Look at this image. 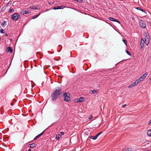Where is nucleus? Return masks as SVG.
<instances>
[{
  "instance_id": "17",
  "label": "nucleus",
  "mask_w": 151,
  "mask_h": 151,
  "mask_svg": "<svg viewBox=\"0 0 151 151\" xmlns=\"http://www.w3.org/2000/svg\"><path fill=\"white\" fill-rule=\"evenodd\" d=\"M147 134L149 136H151V129L147 130Z\"/></svg>"
},
{
  "instance_id": "49",
  "label": "nucleus",
  "mask_w": 151,
  "mask_h": 151,
  "mask_svg": "<svg viewBox=\"0 0 151 151\" xmlns=\"http://www.w3.org/2000/svg\"><path fill=\"white\" fill-rule=\"evenodd\" d=\"M46 130V129H45V130H44V131H45V130Z\"/></svg>"
},
{
  "instance_id": "16",
  "label": "nucleus",
  "mask_w": 151,
  "mask_h": 151,
  "mask_svg": "<svg viewBox=\"0 0 151 151\" xmlns=\"http://www.w3.org/2000/svg\"><path fill=\"white\" fill-rule=\"evenodd\" d=\"M136 85L135 84V82H134V83H132L131 84L129 85V88H131L135 86Z\"/></svg>"
},
{
  "instance_id": "45",
  "label": "nucleus",
  "mask_w": 151,
  "mask_h": 151,
  "mask_svg": "<svg viewBox=\"0 0 151 151\" xmlns=\"http://www.w3.org/2000/svg\"><path fill=\"white\" fill-rule=\"evenodd\" d=\"M150 82H151V78H150Z\"/></svg>"
},
{
  "instance_id": "28",
  "label": "nucleus",
  "mask_w": 151,
  "mask_h": 151,
  "mask_svg": "<svg viewBox=\"0 0 151 151\" xmlns=\"http://www.w3.org/2000/svg\"><path fill=\"white\" fill-rule=\"evenodd\" d=\"M126 52L127 53V54H128L129 55H130V56L132 55L127 50H126Z\"/></svg>"
},
{
  "instance_id": "38",
  "label": "nucleus",
  "mask_w": 151,
  "mask_h": 151,
  "mask_svg": "<svg viewBox=\"0 0 151 151\" xmlns=\"http://www.w3.org/2000/svg\"><path fill=\"white\" fill-rule=\"evenodd\" d=\"M58 8H57V7L55 6L53 8V9H54V10H56V9H58Z\"/></svg>"
},
{
  "instance_id": "20",
  "label": "nucleus",
  "mask_w": 151,
  "mask_h": 151,
  "mask_svg": "<svg viewBox=\"0 0 151 151\" xmlns=\"http://www.w3.org/2000/svg\"><path fill=\"white\" fill-rule=\"evenodd\" d=\"M61 137V135L60 134H58L56 135V138L57 140L59 139Z\"/></svg>"
},
{
  "instance_id": "30",
  "label": "nucleus",
  "mask_w": 151,
  "mask_h": 151,
  "mask_svg": "<svg viewBox=\"0 0 151 151\" xmlns=\"http://www.w3.org/2000/svg\"><path fill=\"white\" fill-rule=\"evenodd\" d=\"M4 30L3 29H0V32L1 33H4Z\"/></svg>"
},
{
  "instance_id": "11",
  "label": "nucleus",
  "mask_w": 151,
  "mask_h": 151,
  "mask_svg": "<svg viewBox=\"0 0 151 151\" xmlns=\"http://www.w3.org/2000/svg\"><path fill=\"white\" fill-rule=\"evenodd\" d=\"M6 50L7 52H9L11 53L13 51V50L10 47H9L6 48Z\"/></svg>"
},
{
  "instance_id": "3",
  "label": "nucleus",
  "mask_w": 151,
  "mask_h": 151,
  "mask_svg": "<svg viewBox=\"0 0 151 151\" xmlns=\"http://www.w3.org/2000/svg\"><path fill=\"white\" fill-rule=\"evenodd\" d=\"M20 17L18 13H16L14 14L12 16V19L14 21H17L18 19Z\"/></svg>"
},
{
  "instance_id": "23",
  "label": "nucleus",
  "mask_w": 151,
  "mask_h": 151,
  "mask_svg": "<svg viewBox=\"0 0 151 151\" xmlns=\"http://www.w3.org/2000/svg\"><path fill=\"white\" fill-rule=\"evenodd\" d=\"M90 138H91V139H93V140H95L97 138L96 137V136H91L90 137Z\"/></svg>"
},
{
  "instance_id": "46",
  "label": "nucleus",
  "mask_w": 151,
  "mask_h": 151,
  "mask_svg": "<svg viewBox=\"0 0 151 151\" xmlns=\"http://www.w3.org/2000/svg\"><path fill=\"white\" fill-rule=\"evenodd\" d=\"M144 151H149V150H148V151H147V150H146V151L145 150Z\"/></svg>"
},
{
  "instance_id": "29",
  "label": "nucleus",
  "mask_w": 151,
  "mask_h": 151,
  "mask_svg": "<svg viewBox=\"0 0 151 151\" xmlns=\"http://www.w3.org/2000/svg\"><path fill=\"white\" fill-rule=\"evenodd\" d=\"M5 6H4L1 9V12H3V11H4V10L5 9H6V7H5Z\"/></svg>"
},
{
  "instance_id": "1",
  "label": "nucleus",
  "mask_w": 151,
  "mask_h": 151,
  "mask_svg": "<svg viewBox=\"0 0 151 151\" xmlns=\"http://www.w3.org/2000/svg\"><path fill=\"white\" fill-rule=\"evenodd\" d=\"M61 88L60 87H58L54 92L52 93L51 98L53 101H55L57 99L58 96L61 94Z\"/></svg>"
},
{
  "instance_id": "9",
  "label": "nucleus",
  "mask_w": 151,
  "mask_h": 151,
  "mask_svg": "<svg viewBox=\"0 0 151 151\" xmlns=\"http://www.w3.org/2000/svg\"><path fill=\"white\" fill-rule=\"evenodd\" d=\"M148 73L146 72L140 78H142V80L143 81V79H145L148 75Z\"/></svg>"
},
{
  "instance_id": "21",
  "label": "nucleus",
  "mask_w": 151,
  "mask_h": 151,
  "mask_svg": "<svg viewBox=\"0 0 151 151\" xmlns=\"http://www.w3.org/2000/svg\"><path fill=\"white\" fill-rule=\"evenodd\" d=\"M6 22L5 21H4L2 22L1 23V25L2 27H4L6 26Z\"/></svg>"
},
{
  "instance_id": "5",
  "label": "nucleus",
  "mask_w": 151,
  "mask_h": 151,
  "mask_svg": "<svg viewBox=\"0 0 151 151\" xmlns=\"http://www.w3.org/2000/svg\"><path fill=\"white\" fill-rule=\"evenodd\" d=\"M85 99L84 97H80L79 98L76 99L75 101L77 103L82 102L85 101Z\"/></svg>"
},
{
  "instance_id": "44",
  "label": "nucleus",
  "mask_w": 151,
  "mask_h": 151,
  "mask_svg": "<svg viewBox=\"0 0 151 151\" xmlns=\"http://www.w3.org/2000/svg\"><path fill=\"white\" fill-rule=\"evenodd\" d=\"M28 151H31V150L30 149H29L28 150Z\"/></svg>"
},
{
  "instance_id": "39",
  "label": "nucleus",
  "mask_w": 151,
  "mask_h": 151,
  "mask_svg": "<svg viewBox=\"0 0 151 151\" xmlns=\"http://www.w3.org/2000/svg\"><path fill=\"white\" fill-rule=\"evenodd\" d=\"M126 106H127V104H124V105H122V108H124V107H125Z\"/></svg>"
},
{
  "instance_id": "2",
  "label": "nucleus",
  "mask_w": 151,
  "mask_h": 151,
  "mask_svg": "<svg viewBox=\"0 0 151 151\" xmlns=\"http://www.w3.org/2000/svg\"><path fill=\"white\" fill-rule=\"evenodd\" d=\"M63 96L64 97V101L67 102H68L70 100V94L69 93H63Z\"/></svg>"
},
{
  "instance_id": "37",
  "label": "nucleus",
  "mask_w": 151,
  "mask_h": 151,
  "mask_svg": "<svg viewBox=\"0 0 151 151\" xmlns=\"http://www.w3.org/2000/svg\"><path fill=\"white\" fill-rule=\"evenodd\" d=\"M60 133L61 135H63L64 134V132H60Z\"/></svg>"
},
{
  "instance_id": "26",
  "label": "nucleus",
  "mask_w": 151,
  "mask_h": 151,
  "mask_svg": "<svg viewBox=\"0 0 151 151\" xmlns=\"http://www.w3.org/2000/svg\"><path fill=\"white\" fill-rule=\"evenodd\" d=\"M103 133L102 132H101L99 133L98 134H97V135H96L95 136L96 137V138L98 137L99 136L101 133Z\"/></svg>"
},
{
  "instance_id": "32",
  "label": "nucleus",
  "mask_w": 151,
  "mask_h": 151,
  "mask_svg": "<svg viewBox=\"0 0 151 151\" xmlns=\"http://www.w3.org/2000/svg\"><path fill=\"white\" fill-rule=\"evenodd\" d=\"M77 1L78 2L82 3L83 2V0H77Z\"/></svg>"
},
{
  "instance_id": "41",
  "label": "nucleus",
  "mask_w": 151,
  "mask_h": 151,
  "mask_svg": "<svg viewBox=\"0 0 151 151\" xmlns=\"http://www.w3.org/2000/svg\"><path fill=\"white\" fill-rule=\"evenodd\" d=\"M5 35L7 37H8V35L6 33H5Z\"/></svg>"
},
{
  "instance_id": "6",
  "label": "nucleus",
  "mask_w": 151,
  "mask_h": 151,
  "mask_svg": "<svg viewBox=\"0 0 151 151\" xmlns=\"http://www.w3.org/2000/svg\"><path fill=\"white\" fill-rule=\"evenodd\" d=\"M150 40V39L149 38L147 37V36H146L145 37L144 42L147 45H148Z\"/></svg>"
},
{
  "instance_id": "19",
  "label": "nucleus",
  "mask_w": 151,
  "mask_h": 151,
  "mask_svg": "<svg viewBox=\"0 0 151 151\" xmlns=\"http://www.w3.org/2000/svg\"><path fill=\"white\" fill-rule=\"evenodd\" d=\"M90 92H91L92 93H91V94H93L95 93H96L98 92V91L96 90H93L92 91H91Z\"/></svg>"
},
{
  "instance_id": "34",
  "label": "nucleus",
  "mask_w": 151,
  "mask_h": 151,
  "mask_svg": "<svg viewBox=\"0 0 151 151\" xmlns=\"http://www.w3.org/2000/svg\"><path fill=\"white\" fill-rule=\"evenodd\" d=\"M141 11L145 13L146 12V11L145 10L143 9H141Z\"/></svg>"
},
{
  "instance_id": "47",
  "label": "nucleus",
  "mask_w": 151,
  "mask_h": 151,
  "mask_svg": "<svg viewBox=\"0 0 151 151\" xmlns=\"http://www.w3.org/2000/svg\"><path fill=\"white\" fill-rule=\"evenodd\" d=\"M46 130V129H45V130H44V131H45V130Z\"/></svg>"
},
{
  "instance_id": "40",
  "label": "nucleus",
  "mask_w": 151,
  "mask_h": 151,
  "mask_svg": "<svg viewBox=\"0 0 151 151\" xmlns=\"http://www.w3.org/2000/svg\"><path fill=\"white\" fill-rule=\"evenodd\" d=\"M148 124L149 125L151 124V119H150V120Z\"/></svg>"
},
{
  "instance_id": "14",
  "label": "nucleus",
  "mask_w": 151,
  "mask_h": 151,
  "mask_svg": "<svg viewBox=\"0 0 151 151\" xmlns=\"http://www.w3.org/2000/svg\"><path fill=\"white\" fill-rule=\"evenodd\" d=\"M21 13L23 15H24L25 14H29V12H28L26 10H23L21 11Z\"/></svg>"
},
{
  "instance_id": "35",
  "label": "nucleus",
  "mask_w": 151,
  "mask_h": 151,
  "mask_svg": "<svg viewBox=\"0 0 151 151\" xmlns=\"http://www.w3.org/2000/svg\"><path fill=\"white\" fill-rule=\"evenodd\" d=\"M141 11L145 13L146 12V11L145 10L143 9H141Z\"/></svg>"
},
{
  "instance_id": "33",
  "label": "nucleus",
  "mask_w": 151,
  "mask_h": 151,
  "mask_svg": "<svg viewBox=\"0 0 151 151\" xmlns=\"http://www.w3.org/2000/svg\"><path fill=\"white\" fill-rule=\"evenodd\" d=\"M136 9L141 11V10L142 8L141 7H137L136 8Z\"/></svg>"
},
{
  "instance_id": "12",
  "label": "nucleus",
  "mask_w": 151,
  "mask_h": 151,
  "mask_svg": "<svg viewBox=\"0 0 151 151\" xmlns=\"http://www.w3.org/2000/svg\"><path fill=\"white\" fill-rule=\"evenodd\" d=\"M132 148H125L123 150V151H132Z\"/></svg>"
},
{
  "instance_id": "8",
  "label": "nucleus",
  "mask_w": 151,
  "mask_h": 151,
  "mask_svg": "<svg viewBox=\"0 0 151 151\" xmlns=\"http://www.w3.org/2000/svg\"><path fill=\"white\" fill-rule=\"evenodd\" d=\"M44 132V131L43 132H41L40 134H38L34 138L33 140H35L37 139L39 137L41 136L43 134Z\"/></svg>"
},
{
  "instance_id": "4",
  "label": "nucleus",
  "mask_w": 151,
  "mask_h": 151,
  "mask_svg": "<svg viewBox=\"0 0 151 151\" xmlns=\"http://www.w3.org/2000/svg\"><path fill=\"white\" fill-rule=\"evenodd\" d=\"M139 25L141 27L143 28H145L146 26L145 22L142 19H141L139 21Z\"/></svg>"
},
{
  "instance_id": "10",
  "label": "nucleus",
  "mask_w": 151,
  "mask_h": 151,
  "mask_svg": "<svg viewBox=\"0 0 151 151\" xmlns=\"http://www.w3.org/2000/svg\"><path fill=\"white\" fill-rule=\"evenodd\" d=\"M144 41L142 38H141V42H140V47L142 49L143 48L144 45Z\"/></svg>"
},
{
  "instance_id": "24",
  "label": "nucleus",
  "mask_w": 151,
  "mask_h": 151,
  "mask_svg": "<svg viewBox=\"0 0 151 151\" xmlns=\"http://www.w3.org/2000/svg\"><path fill=\"white\" fill-rule=\"evenodd\" d=\"M122 41L124 42V44L126 45V46H127V42L126 39H123L122 40Z\"/></svg>"
},
{
  "instance_id": "15",
  "label": "nucleus",
  "mask_w": 151,
  "mask_h": 151,
  "mask_svg": "<svg viewBox=\"0 0 151 151\" xmlns=\"http://www.w3.org/2000/svg\"><path fill=\"white\" fill-rule=\"evenodd\" d=\"M30 145L29 147L30 148H33V147H35L36 146V145L35 143H33L29 145Z\"/></svg>"
},
{
  "instance_id": "13",
  "label": "nucleus",
  "mask_w": 151,
  "mask_h": 151,
  "mask_svg": "<svg viewBox=\"0 0 151 151\" xmlns=\"http://www.w3.org/2000/svg\"><path fill=\"white\" fill-rule=\"evenodd\" d=\"M142 78H139L137 80L134 82H135V84L137 85V84H138L139 82H140L141 81H142Z\"/></svg>"
},
{
  "instance_id": "25",
  "label": "nucleus",
  "mask_w": 151,
  "mask_h": 151,
  "mask_svg": "<svg viewBox=\"0 0 151 151\" xmlns=\"http://www.w3.org/2000/svg\"><path fill=\"white\" fill-rule=\"evenodd\" d=\"M11 0H10V1H9V2L7 4L5 5V6H8V4H12V1H11Z\"/></svg>"
},
{
  "instance_id": "43",
  "label": "nucleus",
  "mask_w": 151,
  "mask_h": 151,
  "mask_svg": "<svg viewBox=\"0 0 151 151\" xmlns=\"http://www.w3.org/2000/svg\"><path fill=\"white\" fill-rule=\"evenodd\" d=\"M10 105L11 106H13V103H11L10 104Z\"/></svg>"
},
{
  "instance_id": "22",
  "label": "nucleus",
  "mask_w": 151,
  "mask_h": 151,
  "mask_svg": "<svg viewBox=\"0 0 151 151\" xmlns=\"http://www.w3.org/2000/svg\"><path fill=\"white\" fill-rule=\"evenodd\" d=\"M14 11L13 8H10L9 10V12L10 13H12Z\"/></svg>"
},
{
  "instance_id": "36",
  "label": "nucleus",
  "mask_w": 151,
  "mask_h": 151,
  "mask_svg": "<svg viewBox=\"0 0 151 151\" xmlns=\"http://www.w3.org/2000/svg\"><path fill=\"white\" fill-rule=\"evenodd\" d=\"M141 11L145 13L146 12V11L145 10L143 9H141Z\"/></svg>"
},
{
  "instance_id": "42",
  "label": "nucleus",
  "mask_w": 151,
  "mask_h": 151,
  "mask_svg": "<svg viewBox=\"0 0 151 151\" xmlns=\"http://www.w3.org/2000/svg\"><path fill=\"white\" fill-rule=\"evenodd\" d=\"M92 118V115H91V117H89V119H91Z\"/></svg>"
},
{
  "instance_id": "27",
  "label": "nucleus",
  "mask_w": 151,
  "mask_h": 151,
  "mask_svg": "<svg viewBox=\"0 0 151 151\" xmlns=\"http://www.w3.org/2000/svg\"><path fill=\"white\" fill-rule=\"evenodd\" d=\"M40 13L38 15H36L35 16H33V17H32V19H35L37 18V17L40 15Z\"/></svg>"
},
{
  "instance_id": "7",
  "label": "nucleus",
  "mask_w": 151,
  "mask_h": 151,
  "mask_svg": "<svg viewBox=\"0 0 151 151\" xmlns=\"http://www.w3.org/2000/svg\"><path fill=\"white\" fill-rule=\"evenodd\" d=\"M109 20H110L111 21H113L116 22L119 24H120V22L119 21L117 20L115 18H114L110 17L109 18Z\"/></svg>"
},
{
  "instance_id": "18",
  "label": "nucleus",
  "mask_w": 151,
  "mask_h": 151,
  "mask_svg": "<svg viewBox=\"0 0 151 151\" xmlns=\"http://www.w3.org/2000/svg\"><path fill=\"white\" fill-rule=\"evenodd\" d=\"M37 7H38L37 6H31L30 7L29 9H38Z\"/></svg>"
},
{
  "instance_id": "48",
  "label": "nucleus",
  "mask_w": 151,
  "mask_h": 151,
  "mask_svg": "<svg viewBox=\"0 0 151 151\" xmlns=\"http://www.w3.org/2000/svg\"><path fill=\"white\" fill-rule=\"evenodd\" d=\"M46 130V129H45V130H44V131H45V130Z\"/></svg>"
},
{
  "instance_id": "31",
  "label": "nucleus",
  "mask_w": 151,
  "mask_h": 151,
  "mask_svg": "<svg viewBox=\"0 0 151 151\" xmlns=\"http://www.w3.org/2000/svg\"><path fill=\"white\" fill-rule=\"evenodd\" d=\"M57 8H58V9H61L63 8V6H61L57 7Z\"/></svg>"
}]
</instances>
